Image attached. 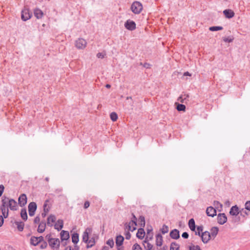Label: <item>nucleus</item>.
Returning <instances> with one entry per match:
<instances>
[{"instance_id": "obj_1", "label": "nucleus", "mask_w": 250, "mask_h": 250, "mask_svg": "<svg viewBox=\"0 0 250 250\" xmlns=\"http://www.w3.org/2000/svg\"><path fill=\"white\" fill-rule=\"evenodd\" d=\"M92 228H87L83 234V241L87 244V248H91L96 243L95 236L89 237V235L92 233Z\"/></svg>"}, {"instance_id": "obj_2", "label": "nucleus", "mask_w": 250, "mask_h": 250, "mask_svg": "<svg viewBox=\"0 0 250 250\" xmlns=\"http://www.w3.org/2000/svg\"><path fill=\"white\" fill-rule=\"evenodd\" d=\"M2 206L6 208H9L12 210H16L17 209V203L16 201L13 199H9L7 197H3L1 200Z\"/></svg>"}, {"instance_id": "obj_3", "label": "nucleus", "mask_w": 250, "mask_h": 250, "mask_svg": "<svg viewBox=\"0 0 250 250\" xmlns=\"http://www.w3.org/2000/svg\"><path fill=\"white\" fill-rule=\"evenodd\" d=\"M131 9L133 13L138 14L143 9L142 4L139 1H134L131 6Z\"/></svg>"}, {"instance_id": "obj_4", "label": "nucleus", "mask_w": 250, "mask_h": 250, "mask_svg": "<svg viewBox=\"0 0 250 250\" xmlns=\"http://www.w3.org/2000/svg\"><path fill=\"white\" fill-rule=\"evenodd\" d=\"M49 246L53 250H58L60 245V241L58 238L49 239Z\"/></svg>"}, {"instance_id": "obj_5", "label": "nucleus", "mask_w": 250, "mask_h": 250, "mask_svg": "<svg viewBox=\"0 0 250 250\" xmlns=\"http://www.w3.org/2000/svg\"><path fill=\"white\" fill-rule=\"evenodd\" d=\"M75 45L78 49H83L86 46L87 42L83 38H79L75 41Z\"/></svg>"}, {"instance_id": "obj_6", "label": "nucleus", "mask_w": 250, "mask_h": 250, "mask_svg": "<svg viewBox=\"0 0 250 250\" xmlns=\"http://www.w3.org/2000/svg\"><path fill=\"white\" fill-rule=\"evenodd\" d=\"M32 16V13H30L29 10L28 8H24L21 11V18L23 21H26L30 18Z\"/></svg>"}, {"instance_id": "obj_7", "label": "nucleus", "mask_w": 250, "mask_h": 250, "mask_svg": "<svg viewBox=\"0 0 250 250\" xmlns=\"http://www.w3.org/2000/svg\"><path fill=\"white\" fill-rule=\"evenodd\" d=\"M61 240L62 241V245L65 246L66 245V242H63L64 241H67L69 238V234L68 231L62 230L60 233Z\"/></svg>"}, {"instance_id": "obj_8", "label": "nucleus", "mask_w": 250, "mask_h": 250, "mask_svg": "<svg viewBox=\"0 0 250 250\" xmlns=\"http://www.w3.org/2000/svg\"><path fill=\"white\" fill-rule=\"evenodd\" d=\"M28 212L29 215L30 216H33L34 215L35 211L37 209V205L35 202H32L29 204L28 205Z\"/></svg>"}, {"instance_id": "obj_9", "label": "nucleus", "mask_w": 250, "mask_h": 250, "mask_svg": "<svg viewBox=\"0 0 250 250\" xmlns=\"http://www.w3.org/2000/svg\"><path fill=\"white\" fill-rule=\"evenodd\" d=\"M125 26L127 29L132 31L136 28V23L134 21L128 20L125 22Z\"/></svg>"}, {"instance_id": "obj_10", "label": "nucleus", "mask_w": 250, "mask_h": 250, "mask_svg": "<svg viewBox=\"0 0 250 250\" xmlns=\"http://www.w3.org/2000/svg\"><path fill=\"white\" fill-rule=\"evenodd\" d=\"M227 221V217L224 213L217 215V222L220 225H223Z\"/></svg>"}, {"instance_id": "obj_11", "label": "nucleus", "mask_w": 250, "mask_h": 250, "mask_svg": "<svg viewBox=\"0 0 250 250\" xmlns=\"http://www.w3.org/2000/svg\"><path fill=\"white\" fill-rule=\"evenodd\" d=\"M202 241L204 243H207L210 239V233L206 231L204 232H202L201 235Z\"/></svg>"}, {"instance_id": "obj_12", "label": "nucleus", "mask_w": 250, "mask_h": 250, "mask_svg": "<svg viewBox=\"0 0 250 250\" xmlns=\"http://www.w3.org/2000/svg\"><path fill=\"white\" fill-rule=\"evenodd\" d=\"M43 237L42 236H32L30 238V243L34 246H37L39 245L42 240H43Z\"/></svg>"}, {"instance_id": "obj_13", "label": "nucleus", "mask_w": 250, "mask_h": 250, "mask_svg": "<svg viewBox=\"0 0 250 250\" xmlns=\"http://www.w3.org/2000/svg\"><path fill=\"white\" fill-rule=\"evenodd\" d=\"M19 204L21 207L24 206L27 203V197L25 194H21L18 199Z\"/></svg>"}, {"instance_id": "obj_14", "label": "nucleus", "mask_w": 250, "mask_h": 250, "mask_svg": "<svg viewBox=\"0 0 250 250\" xmlns=\"http://www.w3.org/2000/svg\"><path fill=\"white\" fill-rule=\"evenodd\" d=\"M206 213L208 216L213 217L216 215V210L212 207H208L206 209Z\"/></svg>"}, {"instance_id": "obj_15", "label": "nucleus", "mask_w": 250, "mask_h": 250, "mask_svg": "<svg viewBox=\"0 0 250 250\" xmlns=\"http://www.w3.org/2000/svg\"><path fill=\"white\" fill-rule=\"evenodd\" d=\"M169 235L171 238L177 239L180 237L179 231L177 229H174L170 231Z\"/></svg>"}, {"instance_id": "obj_16", "label": "nucleus", "mask_w": 250, "mask_h": 250, "mask_svg": "<svg viewBox=\"0 0 250 250\" xmlns=\"http://www.w3.org/2000/svg\"><path fill=\"white\" fill-rule=\"evenodd\" d=\"M223 14L226 18L228 19L232 18L234 16V12L231 9H226L223 11Z\"/></svg>"}, {"instance_id": "obj_17", "label": "nucleus", "mask_w": 250, "mask_h": 250, "mask_svg": "<svg viewBox=\"0 0 250 250\" xmlns=\"http://www.w3.org/2000/svg\"><path fill=\"white\" fill-rule=\"evenodd\" d=\"M239 213V208L236 205L232 206L230 209L229 214L231 215L237 216Z\"/></svg>"}, {"instance_id": "obj_18", "label": "nucleus", "mask_w": 250, "mask_h": 250, "mask_svg": "<svg viewBox=\"0 0 250 250\" xmlns=\"http://www.w3.org/2000/svg\"><path fill=\"white\" fill-rule=\"evenodd\" d=\"M34 14L35 16L38 19H41L43 15V12L39 8L35 9Z\"/></svg>"}, {"instance_id": "obj_19", "label": "nucleus", "mask_w": 250, "mask_h": 250, "mask_svg": "<svg viewBox=\"0 0 250 250\" xmlns=\"http://www.w3.org/2000/svg\"><path fill=\"white\" fill-rule=\"evenodd\" d=\"M46 228V223L45 221H42L38 228L37 231L39 233H42L44 232Z\"/></svg>"}, {"instance_id": "obj_20", "label": "nucleus", "mask_w": 250, "mask_h": 250, "mask_svg": "<svg viewBox=\"0 0 250 250\" xmlns=\"http://www.w3.org/2000/svg\"><path fill=\"white\" fill-rule=\"evenodd\" d=\"M163 239L161 234H157L156 235V245L157 246H161L163 244Z\"/></svg>"}, {"instance_id": "obj_21", "label": "nucleus", "mask_w": 250, "mask_h": 250, "mask_svg": "<svg viewBox=\"0 0 250 250\" xmlns=\"http://www.w3.org/2000/svg\"><path fill=\"white\" fill-rule=\"evenodd\" d=\"M63 226V222L62 220L59 219L57 223L55 224V229L58 230H60L62 229Z\"/></svg>"}, {"instance_id": "obj_22", "label": "nucleus", "mask_w": 250, "mask_h": 250, "mask_svg": "<svg viewBox=\"0 0 250 250\" xmlns=\"http://www.w3.org/2000/svg\"><path fill=\"white\" fill-rule=\"evenodd\" d=\"M145 235V232L144 229L143 228H140L138 229L137 232L136 233V237L140 239H142Z\"/></svg>"}, {"instance_id": "obj_23", "label": "nucleus", "mask_w": 250, "mask_h": 250, "mask_svg": "<svg viewBox=\"0 0 250 250\" xmlns=\"http://www.w3.org/2000/svg\"><path fill=\"white\" fill-rule=\"evenodd\" d=\"M56 218L55 215H50L47 218V225L49 226H52V223H54L56 221Z\"/></svg>"}, {"instance_id": "obj_24", "label": "nucleus", "mask_w": 250, "mask_h": 250, "mask_svg": "<svg viewBox=\"0 0 250 250\" xmlns=\"http://www.w3.org/2000/svg\"><path fill=\"white\" fill-rule=\"evenodd\" d=\"M14 223L17 226V229L20 231H22L23 230L24 223L21 221H15Z\"/></svg>"}, {"instance_id": "obj_25", "label": "nucleus", "mask_w": 250, "mask_h": 250, "mask_svg": "<svg viewBox=\"0 0 250 250\" xmlns=\"http://www.w3.org/2000/svg\"><path fill=\"white\" fill-rule=\"evenodd\" d=\"M124 238L123 236L120 235L117 236L116 239V244L117 246H121L123 245Z\"/></svg>"}, {"instance_id": "obj_26", "label": "nucleus", "mask_w": 250, "mask_h": 250, "mask_svg": "<svg viewBox=\"0 0 250 250\" xmlns=\"http://www.w3.org/2000/svg\"><path fill=\"white\" fill-rule=\"evenodd\" d=\"M125 229H127L128 231H133L136 229V226H134L132 224H130V223H125Z\"/></svg>"}, {"instance_id": "obj_27", "label": "nucleus", "mask_w": 250, "mask_h": 250, "mask_svg": "<svg viewBox=\"0 0 250 250\" xmlns=\"http://www.w3.org/2000/svg\"><path fill=\"white\" fill-rule=\"evenodd\" d=\"M188 226H189V229L192 231L195 230L196 227H195V221L193 218H191L189 220Z\"/></svg>"}, {"instance_id": "obj_28", "label": "nucleus", "mask_w": 250, "mask_h": 250, "mask_svg": "<svg viewBox=\"0 0 250 250\" xmlns=\"http://www.w3.org/2000/svg\"><path fill=\"white\" fill-rule=\"evenodd\" d=\"M143 245L146 250H151L153 248V245L146 240L144 241Z\"/></svg>"}, {"instance_id": "obj_29", "label": "nucleus", "mask_w": 250, "mask_h": 250, "mask_svg": "<svg viewBox=\"0 0 250 250\" xmlns=\"http://www.w3.org/2000/svg\"><path fill=\"white\" fill-rule=\"evenodd\" d=\"M1 210L3 217L6 218L8 216V208L1 206Z\"/></svg>"}, {"instance_id": "obj_30", "label": "nucleus", "mask_w": 250, "mask_h": 250, "mask_svg": "<svg viewBox=\"0 0 250 250\" xmlns=\"http://www.w3.org/2000/svg\"><path fill=\"white\" fill-rule=\"evenodd\" d=\"M21 216L24 221H26L27 219V214L25 208H22L21 211Z\"/></svg>"}, {"instance_id": "obj_31", "label": "nucleus", "mask_w": 250, "mask_h": 250, "mask_svg": "<svg viewBox=\"0 0 250 250\" xmlns=\"http://www.w3.org/2000/svg\"><path fill=\"white\" fill-rule=\"evenodd\" d=\"M79 234L77 233H74L72 235V242L76 244H77L79 242Z\"/></svg>"}, {"instance_id": "obj_32", "label": "nucleus", "mask_w": 250, "mask_h": 250, "mask_svg": "<svg viewBox=\"0 0 250 250\" xmlns=\"http://www.w3.org/2000/svg\"><path fill=\"white\" fill-rule=\"evenodd\" d=\"M180 246L176 242H172L170 245V250H179Z\"/></svg>"}, {"instance_id": "obj_33", "label": "nucleus", "mask_w": 250, "mask_h": 250, "mask_svg": "<svg viewBox=\"0 0 250 250\" xmlns=\"http://www.w3.org/2000/svg\"><path fill=\"white\" fill-rule=\"evenodd\" d=\"M213 205L215 206V208L216 209H218L219 208H220V209H218V210L219 211H221V209H222V207H223V205L219 201H214V203H213Z\"/></svg>"}, {"instance_id": "obj_34", "label": "nucleus", "mask_w": 250, "mask_h": 250, "mask_svg": "<svg viewBox=\"0 0 250 250\" xmlns=\"http://www.w3.org/2000/svg\"><path fill=\"white\" fill-rule=\"evenodd\" d=\"M132 218H131V221L129 223H130V224H132V225H134V226H137V219L136 217L135 216V215H134V214L133 213H132Z\"/></svg>"}, {"instance_id": "obj_35", "label": "nucleus", "mask_w": 250, "mask_h": 250, "mask_svg": "<svg viewBox=\"0 0 250 250\" xmlns=\"http://www.w3.org/2000/svg\"><path fill=\"white\" fill-rule=\"evenodd\" d=\"M168 227L166 225H164L161 229V231L162 234H165L168 232Z\"/></svg>"}, {"instance_id": "obj_36", "label": "nucleus", "mask_w": 250, "mask_h": 250, "mask_svg": "<svg viewBox=\"0 0 250 250\" xmlns=\"http://www.w3.org/2000/svg\"><path fill=\"white\" fill-rule=\"evenodd\" d=\"M218 232V229L217 227H213L211 229V233L210 235H211L213 237H215L216 235L217 234Z\"/></svg>"}, {"instance_id": "obj_37", "label": "nucleus", "mask_w": 250, "mask_h": 250, "mask_svg": "<svg viewBox=\"0 0 250 250\" xmlns=\"http://www.w3.org/2000/svg\"><path fill=\"white\" fill-rule=\"evenodd\" d=\"M139 222L140 226L141 227H145V217L143 216H140L139 218Z\"/></svg>"}, {"instance_id": "obj_38", "label": "nucleus", "mask_w": 250, "mask_h": 250, "mask_svg": "<svg viewBox=\"0 0 250 250\" xmlns=\"http://www.w3.org/2000/svg\"><path fill=\"white\" fill-rule=\"evenodd\" d=\"M176 109L179 111H185L186 110V106L184 104H178L177 105Z\"/></svg>"}, {"instance_id": "obj_39", "label": "nucleus", "mask_w": 250, "mask_h": 250, "mask_svg": "<svg viewBox=\"0 0 250 250\" xmlns=\"http://www.w3.org/2000/svg\"><path fill=\"white\" fill-rule=\"evenodd\" d=\"M222 26H211L209 28V30L211 31H216L223 29Z\"/></svg>"}, {"instance_id": "obj_40", "label": "nucleus", "mask_w": 250, "mask_h": 250, "mask_svg": "<svg viewBox=\"0 0 250 250\" xmlns=\"http://www.w3.org/2000/svg\"><path fill=\"white\" fill-rule=\"evenodd\" d=\"M40 247L41 249H44L46 248L47 246V243L46 241L44 240L43 239V240L41 241V242L40 243Z\"/></svg>"}, {"instance_id": "obj_41", "label": "nucleus", "mask_w": 250, "mask_h": 250, "mask_svg": "<svg viewBox=\"0 0 250 250\" xmlns=\"http://www.w3.org/2000/svg\"><path fill=\"white\" fill-rule=\"evenodd\" d=\"M110 118L113 122L116 121L118 119V115L115 112H112L110 115Z\"/></svg>"}, {"instance_id": "obj_42", "label": "nucleus", "mask_w": 250, "mask_h": 250, "mask_svg": "<svg viewBox=\"0 0 250 250\" xmlns=\"http://www.w3.org/2000/svg\"><path fill=\"white\" fill-rule=\"evenodd\" d=\"M189 250H201V249L199 246L191 244L189 247Z\"/></svg>"}, {"instance_id": "obj_43", "label": "nucleus", "mask_w": 250, "mask_h": 250, "mask_svg": "<svg viewBox=\"0 0 250 250\" xmlns=\"http://www.w3.org/2000/svg\"><path fill=\"white\" fill-rule=\"evenodd\" d=\"M203 230V227L202 226H198L197 228V230L195 231V234L199 236H201V232Z\"/></svg>"}, {"instance_id": "obj_44", "label": "nucleus", "mask_w": 250, "mask_h": 250, "mask_svg": "<svg viewBox=\"0 0 250 250\" xmlns=\"http://www.w3.org/2000/svg\"><path fill=\"white\" fill-rule=\"evenodd\" d=\"M234 40L232 37H225L223 38V41L226 42H231Z\"/></svg>"}, {"instance_id": "obj_45", "label": "nucleus", "mask_w": 250, "mask_h": 250, "mask_svg": "<svg viewBox=\"0 0 250 250\" xmlns=\"http://www.w3.org/2000/svg\"><path fill=\"white\" fill-rule=\"evenodd\" d=\"M132 250H142V249L139 244L136 243L133 246Z\"/></svg>"}, {"instance_id": "obj_46", "label": "nucleus", "mask_w": 250, "mask_h": 250, "mask_svg": "<svg viewBox=\"0 0 250 250\" xmlns=\"http://www.w3.org/2000/svg\"><path fill=\"white\" fill-rule=\"evenodd\" d=\"M106 244L111 248L113 247L114 245V241L112 239H109L106 242Z\"/></svg>"}, {"instance_id": "obj_47", "label": "nucleus", "mask_w": 250, "mask_h": 250, "mask_svg": "<svg viewBox=\"0 0 250 250\" xmlns=\"http://www.w3.org/2000/svg\"><path fill=\"white\" fill-rule=\"evenodd\" d=\"M245 206L247 210L250 211V201L246 202Z\"/></svg>"}, {"instance_id": "obj_48", "label": "nucleus", "mask_w": 250, "mask_h": 250, "mask_svg": "<svg viewBox=\"0 0 250 250\" xmlns=\"http://www.w3.org/2000/svg\"><path fill=\"white\" fill-rule=\"evenodd\" d=\"M125 239H127V240H129L131 238V234L129 232V231H127L125 232Z\"/></svg>"}, {"instance_id": "obj_49", "label": "nucleus", "mask_w": 250, "mask_h": 250, "mask_svg": "<svg viewBox=\"0 0 250 250\" xmlns=\"http://www.w3.org/2000/svg\"><path fill=\"white\" fill-rule=\"evenodd\" d=\"M105 54L104 53H101V52H99L97 54V57L98 58H101V59H103L104 58V56H105Z\"/></svg>"}, {"instance_id": "obj_50", "label": "nucleus", "mask_w": 250, "mask_h": 250, "mask_svg": "<svg viewBox=\"0 0 250 250\" xmlns=\"http://www.w3.org/2000/svg\"><path fill=\"white\" fill-rule=\"evenodd\" d=\"M182 236L183 238H184L185 239H187V238H188L189 235L188 232H184L182 233Z\"/></svg>"}, {"instance_id": "obj_51", "label": "nucleus", "mask_w": 250, "mask_h": 250, "mask_svg": "<svg viewBox=\"0 0 250 250\" xmlns=\"http://www.w3.org/2000/svg\"><path fill=\"white\" fill-rule=\"evenodd\" d=\"M4 187L2 185H0V196H1L3 192Z\"/></svg>"}, {"instance_id": "obj_52", "label": "nucleus", "mask_w": 250, "mask_h": 250, "mask_svg": "<svg viewBox=\"0 0 250 250\" xmlns=\"http://www.w3.org/2000/svg\"><path fill=\"white\" fill-rule=\"evenodd\" d=\"M90 206V203L88 201H85L84 204V208L85 209L87 208Z\"/></svg>"}, {"instance_id": "obj_53", "label": "nucleus", "mask_w": 250, "mask_h": 250, "mask_svg": "<svg viewBox=\"0 0 250 250\" xmlns=\"http://www.w3.org/2000/svg\"><path fill=\"white\" fill-rule=\"evenodd\" d=\"M40 221V218L39 217V216H36L35 219H34V222L35 223L37 224V223H39Z\"/></svg>"}, {"instance_id": "obj_54", "label": "nucleus", "mask_w": 250, "mask_h": 250, "mask_svg": "<svg viewBox=\"0 0 250 250\" xmlns=\"http://www.w3.org/2000/svg\"><path fill=\"white\" fill-rule=\"evenodd\" d=\"M4 219L2 215H0V227H1L3 224Z\"/></svg>"}, {"instance_id": "obj_55", "label": "nucleus", "mask_w": 250, "mask_h": 250, "mask_svg": "<svg viewBox=\"0 0 250 250\" xmlns=\"http://www.w3.org/2000/svg\"><path fill=\"white\" fill-rule=\"evenodd\" d=\"M47 204L45 203L43 205V211L44 212L47 213L49 211V210L47 208H46Z\"/></svg>"}, {"instance_id": "obj_56", "label": "nucleus", "mask_w": 250, "mask_h": 250, "mask_svg": "<svg viewBox=\"0 0 250 250\" xmlns=\"http://www.w3.org/2000/svg\"><path fill=\"white\" fill-rule=\"evenodd\" d=\"M186 100V98L184 99L183 98V97L181 96L178 98V100L181 103H184V100Z\"/></svg>"}, {"instance_id": "obj_57", "label": "nucleus", "mask_w": 250, "mask_h": 250, "mask_svg": "<svg viewBox=\"0 0 250 250\" xmlns=\"http://www.w3.org/2000/svg\"><path fill=\"white\" fill-rule=\"evenodd\" d=\"M45 238L47 239L48 242H49V239H53V238L51 237V234H49L46 235Z\"/></svg>"}, {"instance_id": "obj_58", "label": "nucleus", "mask_w": 250, "mask_h": 250, "mask_svg": "<svg viewBox=\"0 0 250 250\" xmlns=\"http://www.w3.org/2000/svg\"><path fill=\"white\" fill-rule=\"evenodd\" d=\"M184 76H190L191 74L188 72H185L184 73Z\"/></svg>"}, {"instance_id": "obj_59", "label": "nucleus", "mask_w": 250, "mask_h": 250, "mask_svg": "<svg viewBox=\"0 0 250 250\" xmlns=\"http://www.w3.org/2000/svg\"><path fill=\"white\" fill-rule=\"evenodd\" d=\"M144 67H146V68H149V66H150V64L149 63H145L144 64Z\"/></svg>"}, {"instance_id": "obj_60", "label": "nucleus", "mask_w": 250, "mask_h": 250, "mask_svg": "<svg viewBox=\"0 0 250 250\" xmlns=\"http://www.w3.org/2000/svg\"><path fill=\"white\" fill-rule=\"evenodd\" d=\"M47 213L43 212L42 213V216L43 218H44L46 215Z\"/></svg>"}, {"instance_id": "obj_61", "label": "nucleus", "mask_w": 250, "mask_h": 250, "mask_svg": "<svg viewBox=\"0 0 250 250\" xmlns=\"http://www.w3.org/2000/svg\"><path fill=\"white\" fill-rule=\"evenodd\" d=\"M73 249L74 250H79V247L78 246L76 245L75 246L74 248H73Z\"/></svg>"}, {"instance_id": "obj_62", "label": "nucleus", "mask_w": 250, "mask_h": 250, "mask_svg": "<svg viewBox=\"0 0 250 250\" xmlns=\"http://www.w3.org/2000/svg\"><path fill=\"white\" fill-rule=\"evenodd\" d=\"M105 87L107 88H109L111 87V85L109 84H106Z\"/></svg>"}, {"instance_id": "obj_63", "label": "nucleus", "mask_w": 250, "mask_h": 250, "mask_svg": "<svg viewBox=\"0 0 250 250\" xmlns=\"http://www.w3.org/2000/svg\"><path fill=\"white\" fill-rule=\"evenodd\" d=\"M65 250H70V246L66 247Z\"/></svg>"}, {"instance_id": "obj_64", "label": "nucleus", "mask_w": 250, "mask_h": 250, "mask_svg": "<svg viewBox=\"0 0 250 250\" xmlns=\"http://www.w3.org/2000/svg\"><path fill=\"white\" fill-rule=\"evenodd\" d=\"M118 250H123V248H118Z\"/></svg>"}]
</instances>
